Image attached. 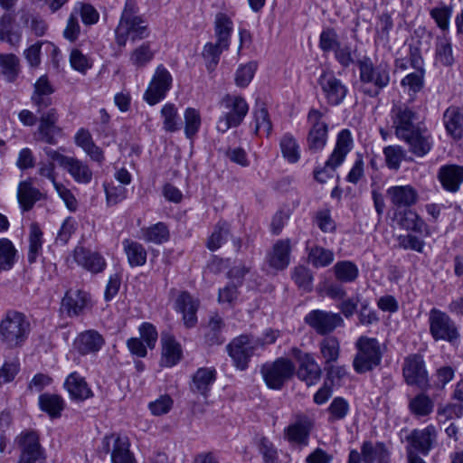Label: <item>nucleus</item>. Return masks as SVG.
Listing matches in <instances>:
<instances>
[{"mask_svg":"<svg viewBox=\"0 0 463 463\" xmlns=\"http://www.w3.org/2000/svg\"><path fill=\"white\" fill-rule=\"evenodd\" d=\"M364 463H390L391 453L383 442L364 441L361 446Z\"/></svg>","mask_w":463,"mask_h":463,"instance_id":"nucleus-28","label":"nucleus"},{"mask_svg":"<svg viewBox=\"0 0 463 463\" xmlns=\"http://www.w3.org/2000/svg\"><path fill=\"white\" fill-rule=\"evenodd\" d=\"M295 371V364L289 359L279 357L272 363L262 365L260 373L269 388L280 390Z\"/></svg>","mask_w":463,"mask_h":463,"instance_id":"nucleus-11","label":"nucleus"},{"mask_svg":"<svg viewBox=\"0 0 463 463\" xmlns=\"http://www.w3.org/2000/svg\"><path fill=\"white\" fill-rule=\"evenodd\" d=\"M16 250L8 239L0 240V272L9 270L15 262Z\"/></svg>","mask_w":463,"mask_h":463,"instance_id":"nucleus-52","label":"nucleus"},{"mask_svg":"<svg viewBox=\"0 0 463 463\" xmlns=\"http://www.w3.org/2000/svg\"><path fill=\"white\" fill-rule=\"evenodd\" d=\"M162 357L161 364L166 367L175 365L182 357V348L175 337L169 334H163L161 336Z\"/></svg>","mask_w":463,"mask_h":463,"instance_id":"nucleus-31","label":"nucleus"},{"mask_svg":"<svg viewBox=\"0 0 463 463\" xmlns=\"http://www.w3.org/2000/svg\"><path fill=\"white\" fill-rule=\"evenodd\" d=\"M42 197V193L33 185L31 178L19 183L17 188V199L23 211H30L35 203L40 201Z\"/></svg>","mask_w":463,"mask_h":463,"instance_id":"nucleus-32","label":"nucleus"},{"mask_svg":"<svg viewBox=\"0 0 463 463\" xmlns=\"http://www.w3.org/2000/svg\"><path fill=\"white\" fill-rule=\"evenodd\" d=\"M19 449L16 463H46L45 449L40 443V438L35 430H25L14 440Z\"/></svg>","mask_w":463,"mask_h":463,"instance_id":"nucleus-8","label":"nucleus"},{"mask_svg":"<svg viewBox=\"0 0 463 463\" xmlns=\"http://www.w3.org/2000/svg\"><path fill=\"white\" fill-rule=\"evenodd\" d=\"M333 272L335 279L341 283H352L359 276L357 265L351 260L337 261L333 267Z\"/></svg>","mask_w":463,"mask_h":463,"instance_id":"nucleus-45","label":"nucleus"},{"mask_svg":"<svg viewBox=\"0 0 463 463\" xmlns=\"http://www.w3.org/2000/svg\"><path fill=\"white\" fill-rule=\"evenodd\" d=\"M290 241L288 239L279 240L268 254V262L269 266L277 270L285 269L290 262Z\"/></svg>","mask_w":463,"mask_h":463,"instance_id":"nucleus-27","label":"nucleus"},{"mask_svg":"<svg viewBox=\"0 0 463 463\" xmlns=\"http://www.w3.org/2000/svg\"><path fill=\"white\" fill-rule=\"evenodd\" d=\"M90 306V295L82 290L70 289L61 299V310L70 317L81 315Z\"/></svg>","mask_w":463,"mask_h":463,"instance_id":"nucleus-21","label":"nucleus"},{"mask_svg":"<svg viewBox=\"0 0 463 463\" xmlns=\"http://www.w3.org/2000/svg\"><path fill=\"white\" fill-rule=\"evenodd\" d=\"M350 410V406L348 402L343 397H335L330 403L327 411H328V420L330 422H335L337 420H344Z\"/></svg>","mask_w":463,"mask_h":463,"instance_id":"nucleus-55","label":"nucleus"},{"mask_svg":"<svg viewBox=\"0 0 463 463\" xmlns=\"http://www.w3.org/2000/svg\"><path fill=\"white\" fill-rule=\"evenodd\" d=\"M354 348L356 353L352 364L356 373L364 374L381 365L383 349L376 338L361 335L355 341Z\"/></svg>","mask_w":463,"mask_h":463,"instance_id":"nucleus-4","label":"nucleus"},{"mask_svg":"<svg viewBox=\"0 0 463 463\" xmlns=\"http://www.w3.org/2000/svg\"><path fill=\"white\" fill-rule=\"evenodd\" d=\"M59 115L56 109H50L41 114L36 136L37 140L49 145L57 144V138L61 137L62 128L57 125Z\"/></svg>","mask_w":463,"mask_h":463,"instance_id":"nucleus-18","label":"nucleus"},{"mask_svg":"<svg viewBox=\"0 0 463 463\" xmlns=\"http://www.w3.org/2000/svg\"><path fill=\"white\" fill-rule=\"evenodd\" d=\"M64 386L74 400L83 401L92 396L85 378L77 372L71 373L65 380Z\"/></svg>","mask_w":463,"mask_h":463,"instance_id":"nucleus-33","label":"nucleus"},{"mask_svg":"<svg viewBox=\"0 0 463 463\" xmlns=\"http://www.w3.org/2000/svg\"><path fill=\"white\" fill-rule=\"evenodd\" d=\"M154 58L149 43H142L135 48L129 55L130 63L136 68H143L146 66Z\"/></svg>","mask_w":463,"mask_h":463,"instance_id":"nucleus-53","label":"nucleus"},{"mask_svg":"<svg viewBox=\"0 0 463 463\" xmlns=\"http://www.w3.org/2000/svg\"><path fill=\"white\" fill-rule=\"evenodd\" d=\"M430 333L435 341L449 343L458 339L459 333L453 320L445 312L432 308L429 316Z\"/></svg>","mask_w":463,"mask_h":463,"instance_id":"nucleus-13","label":"nucleus"},{"mask_svg":"<svg viewBox=\"0 0 463 463\" xmlns=\"http://www.w3.org/2000/svg\"><path fill=\"white\" fill-rule=\"evenodd\" d=\"M215 379L216 371L214 369L207 367L199 368L193 376L191 390L206 397Z\"/></svg>","mask_w":463,"mask_h":463,"instance_id":"nucleus-36","label":"nucleus"},{"mask_svg":"<svg viewBox=\"0 0 463 463\" xmlns=\"http://www.w3.org/2000/svg\"><path fill=\"white\" fill-rule=\"evenodd\" d=\"M325 113L317 109H310L307 114L309 131L307 137V149L311 154L321 152L327 142L328 125L323 120Z\"/></svg>","mask_w":463,"mask_h":463,"instance_id":"nucleus-10","label":"nucleus"},{"mask_svg":"<svg viewBox=\"0 0 463 463\" xmlns=\"http://www.w3.org/2000/svg\"><path fill=\"white\" fill-rule=\"evenodd\" d=\"M73 259L78 265L95 274L102 272L107 266L105 259L99 252L83 246H77L74 249Z\"/></svg>","mask_w":463,"mask_h":463,"instance_id":"nucleus-22","label":"nucleus"},{"mask_svg":"<svg viewBox=\"0 0 463 463\" xmlns=\"http://www.w3.org/2000/svg\"><path fill=\"white\" fill-rule=\"evenodd\" d=\"M340 43L335 29L326 28L321 32L319 36V48L323 52H335Z\"/></svg>","mask_w":463,"mask_h":463,"instance_id":"nucleus-62","label":"nucleus"},{"mask_svg":"<svg viewBox=\"0 0 463 463\" xmlns=\"http://www.w3.org/2000/svg\"><path fill=\"white\" fill-rule=\"evenodd\" d=\"M225 324L219 315H214L210 317L208 324L204 326V340L210 345H220L225 341L222 335V330Z\"/></svg>","mask_w":463,"mask_h":463,"instance_id":"nucleus-37","label":"nucleus"},{"mask_svg":"<svg viewBox=\"0 0 463 463\" xmlns=\"http://www.w3.org/2000/svg\"><path fill=\"white\" fill-rule=\"evenodd\" d=\"M313 427L314 420L306 413L298 412L294 415L293 422L284 430V435L291 443L307 446Z\"/></svg>","mask_w":463,"mask_h":463,"instance_id":"nucleus-16","label":"nucleus"},{"mask_svg":"<svg viewBox=\"0 0 463 463\" xmlns=\"http://www.w3.org/2000/svg\"><path fill=\"white\" fill-rule=\"evenodd\" d=\"M43 232L36 222L30 225L28 261L33 263L42 251Z\"/></svg>","mask_w":463,"mask_h":463,"instance_id":"nucleus-49","label":"nucleus"},{"mask_svg":"<svg viewBox=\"0 0 463 463\" xmlns=\"http://www.w3.org/2000/svg\"><path fill=\"white\" fill-rule=\"evenodd\" d=\"M114 439L111 452L112 463H137L132 453L129 451L128 441L120 437L114 439V436H106L102 440L105 453L109 452L110 439Z\"/></svg>","mask_w":463,"mask_h":463,"instance_id":"nucleus-25","label":"nucleus"},{"mask_svg":"<svg viewBox=\"0 0 463 463\" xmlns=\"http://www.w3.org/2000/svg\"><path fill=\"white\" fill-rule=\"evenodd\" d=\"M0 68L7 81H14L20 71L18 57L13 53H1Z\"/></svg>","mask_w":463,"mask_h":463,"instance_id":"nucleus-51","label":"nucleus"},{"mask_svg":"<svg viewBox=\"0 0 463 463\" xmlns=\"http://www.w3.org/2000/svg\"><path fill=\"white\" fill-rule=\"evenodd\" d=\"M291 278L299 289L305 292H311L313 289V273L303 265L297 266L293 269Z\"/></svg>","mask_w":463,"mask_h":463,"instance_id":"nucleus-50","label":"nucleus"},{"mask_svg":"<svg viewBox=\"0 0 463 463\" xmlns=\"http://www.w3.org/2000/svg\"><path fill=\"white\" fill-rule=\"evenodd\" d=\"M386 196L396 211L411 208L420 200L417 189L411 184L391 186Z\"/></svg>","mask_w":463,"mask_h":463,"instance_id":"nucleus-20","label":"nucleus"},{"mask_svg":"<svg viewBox=\"0 0 463 463\" xmlns=\"http://www.w3.org/2000/svg\"><path fill=\"white\" fill-rule=\"evenodd\" d=\"M257 349L255 336L251 334L240 335L226 345L233 366L240 371H245L249 367L250 361Z\"/></svg>","mask_w":463,"mask_h":463,"instance_id":"nucleus-9","label":"nucleus"},{"mask_svg":"<svg viewBox=\"0 0 463 463\" xmlns=\"http://www.w3.org/2000/svg\"><path fill=\"white\" fill-rule=\"evenodd\" d=\"M408 410L417 419L428 417L434 410V402L424 392H420L409 399Z\"/></svg>","mask_w":463,"mask_h":463,"instance_id":"nucleus-39","label":"nucleus"},{"mask_svg":"<svg viewBox=\"0 0 463 463\" xmlns=\"http://www.w3.org/2000/svg\"><path fill=\"white\" fill-rule=\"evenodd\" d=\"M64 169L78 184H90L92 180V171L87 163L71 156Z\"/></svg>","mask_w":463,"mask_h":463,"instance_id":"nucleus-40","label":"nucleus"},{"mask_svg":"<svg viewBox=\"0 0 463 463\" xmlns=\"http://www.w3.org/2000/svg\"><path fill=\"white\" fill-rule=\"evenodd\" d=\"M383 153L387 167L391 170H399L405 158V150L401 146L394 145L385 146Z\"/></svg>","mask_w":463,"mask_h":463,"instance_id":"nucleus-54","label":"nucleus"},{"mask_svg":"<svg viewBox=\"0 0 463 463\" xmlns=\"http://www.w3.org/2000/svg\"><path fill=\"white\" fill-rule=\"evenodd\" d=\"M297 375L298 379L305 382L307 386L314 385L319 382L322 375V369L313 354L304 356V359L298 363Z\"/></svg>","mask_w":463,"mask_h":463,"instance_id":"nucleus-30","label":"nucleus"},{"mask_svg":"<svg viewBox=\"0 0 463 463\" xmlns=\"http://www.w3.org/2000/svg\"><path fill=\"white\" fill-rule=\"evenodd\" d=\"M305 322L319 335L329 334L344 324L339 314L319 309L309 312L305 317Z\"/></svg>","mask_w":463,"mask_h":463,"instance_id":"nucleus-19","label":"nucleus"},{"mask_svg":"<svg viewBox=\"0 0 463 463\" xmlns=\"http://www.w3.org/2000/svg\"><path fill=\"white\" fill-rule=\"evenodd\" d=\"M435 51L437 61L444 66H450L453 63L452 46L447 38H438Z\"/></svg>","mask_w":463,"mask_h":463,"instance_id":"nucleus-58","label":"nucleus"},{"mask_svg":"<svg viewBox=\"0 0 463 463\" xmlns=\"http://www.w3.org/2000/svg\"><path fill=\"white\" fill-rule=\"evenodd\" d=\"M228 49L223 48L221 44L219 45L217 42L215 43H208L204 45L203 56L208 61L207 67L209 70H213L216 67L222 52Z\"/></svg>","mask_w":463,"mask_h":463,"instance_id":"nucleus-63","label":"nucleus"},{"mask_svg":"<svg viewBox=\"0 0 463 463\" xmlns=\"http://www.w3.org/2000/svg\"><path fill=\"white\" fill-rule=\"evenodd\" d=\"M198 307L199 301L186 291L181 292L175 300V308L182 313L184 324L188 328L194 327L197 323Z\"/></svg>","mask_w":463,"mask_h":463,"instance_id":"nucleus-23","label":"nucleus"},{"mask_svg":"<svg viewBox=\"0 0 463 463\" xmlns=\"http://www.w3.org/2000/svg\"><path fill=\"white\" fill-rule=\"evenodd\" d=\"M307 250L308 263L317 269L327 267L335 260L334 252L322 246L307 247Z\"/></svg>","mask_w":463,"mask_h":463,"instance_id":"nucleus-42","label":"nucleus"},{"mask_svg":"<svg viewBox=\"0 0 463 463\" xmlns=\"http://www.w3.org/2000/svg\"><path fill=\"white\" fill-rule=\"evenodd\" d=\"M446 130L454 139L463 137V112L458 107H449L443 114Z\"/></svg>","mask_w":463,"mask_h":463,"instance_id":"nucleus-34","label":"nucleus"},{"mask_svg":"<svg viewBox=\"0 0 463 463\" xmlns=\"http://www.w3.org/2000/svg\"><path fill=\"white\" fill-rule=\"evenodd\" d=\"M139 238L146 242L163 244L169 241L170 231L168 226L162 222L140 229Z\"/></svg>","mask_w":463,"mask_h":463,"instance_id":"nucleus-35","label":"nucleus"},{"mask_svg":"<svg viewBox=\"0 0 463 463\" xmlns=\"http://www.w3.org/2000/svg\"><path fill=\"white\" fill-rule=\"evenodd\" d=\"M253 116L255 122V134L262 132L269 136L272 130V124L269 119L268 110L261 106L260 108L254 109Z\"/></svg>","mask_w":463,"mask_h":463,"instance_id":"nucleus-60","label":"nucleus"},{"mask_svg":"<svg viewBox=\"0 0 463 463\" xmlns=\"http://www.w3.org/2000/svg\"><path fill=\"white\" fill-rule=\"evenodd\" d=\"M124 251L131 267H140L146 261V250L145 247L135 241L125 239L122 241Z\"/></svg>","mask_w":463,"mask_h":463,"instance_id":"nucleus-41","label":"nucleus"},{"mask_svg":"<svg viewBox=\"0 0 463 463\" xmlns=\"http://www.w3.org/2000/svg\"><path fill=\"white\" fill-rule=\"evenodd\" d=\"M233 31L232 19L223 13H218L214 20V34L218 44L229 48L230 39Z\"/></svg>","mask_w":463,"mask_h":463,"instance_id":"nucleus-38","label":"nucleus"},{"mask_svg":"<svg viewBox=\"0 0 463 463\" xmlns=\"http://www.w3.org/2000/svg\"><path fill=\"white\" fill-rule=\"evenodd\" d=\"M438 178L446 191L455 193L463 183V166L457 165H443L439 170Z\"/></svg>","mask_w":463,"mask_h":463,"instance_id":"nucleus-29","label":"nucleus"},{"mask_svg":"<svg viewBox=\"0 0 463 463\" xmlns=\"http://www.w3.org/2000/svg\"><path fill=\"white\" fill-rule=\"evenodd\" d=\"M357 48L350 44L340 43L334 52L335 59L343 67L348 68L355 61Z\"/></svg>","mask_w":463,"mask_h":463,"instance_id":"nucleus-56","label":"nucleus"},{"mask_svg":"<svg viewBox=\"0 0 463 463\" xmlns=\"http://www.w3.org/2000/svg\"><path fill=\"white\" fill-rule=\"evenodd\" d=\"M221 106L225 111L219 118L216 128L222 133L241 125L249 111V105L241 96L227 94L221 100Z\"/></svg>","mask_w":463,"mask_h":463,"instance_id":"nucleus-7","label":"nucleus"},{"mask_svg":"<svg viewBox=\"0 0 463 463\" xmlns=\"http://www.w3.org/2000/svg\"><path fill=\"white\" fill-rule=\"evenodd\" d=\"M105 344L103 336L96 330H87L80 333L74 345L79 354L87 355L98 353Z\"/></svg>","mask_w":463,"mask_h":463,"instance_id":"nucleus-24","label":"nucleus"},{"mask_svg":"<svg viewBox=\"0 0 463 463\" xmlns=\"http://www.w3.org/2000/svg\"><path fill=\"white\" fill-rule=\"evenodd\" d=\"M393 219L401 228L407 231L419 234L427 232V225L423 219L411 208L395 211Z\"/></svg>","mask_w":463,"mask_h":463,"instance_id":"nucleus-26","label":"nucleus"},{"mask_svg":"<svg viewBox=\"0 0 463 463\" xmlns=\"http://www.w3.org/2000/svg\"><path fill=\"white\" fill-rule=\"evenodd\" d=\"M257 70V63L255 61H250L246 64L240 65L235 73V83L238 87H247Z\"/></svg>","mask_w":463,"mask_h":463,"instance_id":"nucleus-61","label":"nucleus"},{"mask_svg":"<svg viewBox=\"0 0 463 463\" xmlns=\"http://www.w3.org/2000/svg\"><path fill=\"white\" fill-rule=\"evenodd\" d=\"M150 35L148 23L139 14L137 0H126L119 22L115 29V41L124 48L129 40L132 43L146 39Z\"/></svg>","mask_w":463,"mask_h":463,"instance_id":"nucleus-2","label":"nucleus"},{"mask_svg":"<svg viewBox=\"0 0 463 463\" xmlns=\"http://www.w3.org/2000/svg\"><path fill=\"white\" fill-rule=\"evenodd\" d=\"M353 137L349 129H342L336 137L334 150L330 154L324 166L314 170V179L320 184H325L333 178L335 170L345 160L346 156L353 148Z\"/></svg>","mask_w":463,"mask_h":463,"instance_id":"nucleus-5","label":"nucleus"},{"mask_svg":"<svg viewBox=\"0 0 463 463\" xmlns=\"http://www.w3.org/2000/svg\"><path fill=\"white\" fill-rule=\"evenodd\" d=\"M160 114L163 118V128L165 131L173 133L181 128V119L175 104H165L161 109Z\"/></svg>","mask_w":463,"mask_h":463,"instance_id":"nucleus-46","label":"nucleus"},{"mask_svg":"<svg viewBox=\"0 0 463 463\" xmlns=\"http://www.w3.org/2000/svg\"><path fill=\"white\" fill-rule=\"evenodd\" d=\"M390 118L396 137L408 145L411 153L422 157L431 150V134L413 108L406 103H395L390 111Z\"/></svg>","mask_w":463,"mask_h":463,"instance_id":"nucleus-1","label":"nucleus"},{"mask_svg":"<svg viewBox=\"0 0 463 463\" xmlns=\"http://www.w3.org/2000/svg\"><path fill=\"white\" fill-rule=\"evenodd\" d=\"M279 146L283 157L288 163L295 164L300 159L299 145L291 134H285L280 139Z\"/></svg>","mask_w":463,"mask_h":463,"instance_id":"nucleus-47","label":"nucleus"},{"mask_svg":"<svg viewBox=\"0 0 463 463\" xmlns=\"http://www.w3.org/2000/svg\"><path fill=\"white\" fill-rule=\"evenodd\" d=\"M30 324L23 313L8 311L0 322V340L8 347L21 345L27 338Z\"/></svg>","mask_w":463,"mask_h":463,"instance_id":"nucleus-6","label":"nucleus"},{"mask_svg":"<svg viewBox=\"0 0 463 463\" xmlns=\"http://www.w3.org/2000/svg\"><path fill=\"white\" fill-rule=\"evenodd\" d=\"M171 86L172 76L170 72L163 65H159L144 94L145 100L151 106L156 105L165 99Z\"/></svg>","mask_w":463,"mask_h":463,"instance_id":"nucleus-17","label":"nucleus"},{"mask_svg":"<svg viewBox=\"0 0 463 463\" xmlns=\"http://www.w3.org/2000/svg\"><path fill=\"white\" fill-rule=\"evenodd\" d=\"M317 291L325 293L332 299H343L346 296V291L341 284L335 282L324 281L318 284Z\"/></svg>","mask_w":463,"mask_h":463,"instance_id":"nucleus-64","label":"nucleus"},{"mask_svg":"<svg viewBox=\"0 0 463 463\" xmlns=\"http://www.w3.org/2000/svg\"><path fill=\"white\" fill-rule=\"evenodd\" d=\"M402 374L409 385H415L421 390H426L429 387L428 373L420 354H411L405 358Z\"/></svg>","mask_w":463,"mask_h":463,"instance_id":"nucleus-15","label":"nucleus"},{"mask_svg":"<svg viewBox=\"0 0 463 463\" xmlns=\"http://www.w3.org/2000/svg\"><path fill=\"white\" fill-rule=\"evenodd\" d=\"M230 233V224L223 221L218 222L214 226L213 232L207 240V248L212 251L218 250L226 241Z\"/></svg>","mask_w":463,"mask_h":463,"instance_id":"nucleus-48","label":"nucleus"},{"mask_svg":"<svg viewBox=\"0 0 463 463\" xmlns=\"http://www.w3.org/2000/svg\"><path fill=\"white\" fill-rule=\"evenodd\" d=\"M72 12L77 13V17H81L82 23L85 25H92L98 23L99 14L98 11L90 4L78 2Z\"/></svg>","mask_w":463,"mask_h":463,"instance_id":"nucleus-59","label":"nucleus"},{"mask_svg":"<svg viewBox=\"0 0 463 463\" xmlns=\"http://www.w3.org/2000/svg\"><path fill=\"white\" fill-rule=\"evenodd\" d=\"M319 351L324 359V365L336 363L341 353L338 338L334 335L324 337L319 343Z\"/></svg>","mask_w":463,"mask_h":463,"instance_id":"nucleus-44","label":"nucleus"},{"mask_svg":"<svg viewBox=\"0 0 463 463\" xmlns=\"http://www.w3.org/2000/svg\"><path fill=\"white\" fill-rule=\"evenodd\" d=\"M317 83L329 106L340 105L348 93L346 85L331 71H324L318 77Z\"/></svg>","mask_w":463,"mask_h":463,"instance_id":"nucleus-14","label":"nucleus"},{"mask_svg":"<svg viewBox=\"0 0 463 463\" xmlns=\"http://www.w3.org/2000/svg\"><path fill=\"white\" fill-rule=\"evenodd\" d=\"M437 430L433 425H429L422 430H413L406 437L405 447L407 459L411 457L428 456L433 445L436 443Z\"/></svg>","mask_w":463,"mask_h":463,"instance_id":"nucleus-12","label":"nucleus"},{"mask_svg":"<svg viewBox=\"0 0 463 463\" xmlns=\"http://www.w3.org/2000/svg\"><path fill=\"white\" fill-rule=\"evenodd\" d=\"M184 133L187 138H193L200 129L201 116L197 109L187 108L184 111Z\"/></svg>","mask_w":463,"mask_h":463,"instance_id":"nucleus-57","label":"nucleus"},{"mask_svg":"<svg viewBox=\"0 0 463 463\" xmlns=\"http://www.w3.org/2000/svg\"><path fill=\"white\" fill-rule=\"evenodd\" d=\"M39 406L51 418H59L64 409V401L58 394L46 392L40 395Z\"/></svg>","mask_w":463,"mask_h":463,"instance_id":"nucleus-43","label":"nucleus"},{"mask_svg":"<svg viewBox=\"0 0 463 463\" xmlns=\"http://www.w3.org/2000/svg\"><path fill=\"white\" fill-rule=\"evenodd\" d=\"M359 80L363 84H372L373 88H364L363 92L371 97H377L391 80V68L386 61L374 63L369 56L357 61Z\"/></svg>","mask_w":463,"mask_h":463,"instance_id":"nucleus-3","label":"nucleus"}]
</instances>
